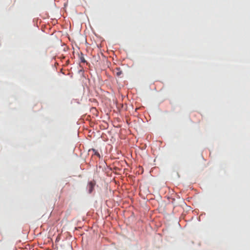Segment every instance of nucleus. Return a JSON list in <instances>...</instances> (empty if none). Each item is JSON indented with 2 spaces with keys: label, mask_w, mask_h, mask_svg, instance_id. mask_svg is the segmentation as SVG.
Masks as SVG:
<instances>
[{
  "label": "nucleus",
  "mask_w": 250,
  "mask_h": 250,
  "mask_svg": "<svg viewBox=\"0 0 250 250\" xmlns=\"http://www.w3.org/2000/svg\"><path fill=\"white\" fill-rule=\"evenodd\" d=\"M95 184H96V182L94 180L90 181L88 183V192L89 193H91L93 191V190L94 189V187Z\"/></svg>",
  "instance_id": "f257e3e1"
},
{
  "label": "nucleus",
  "mask_w": 250,
  "mask_h": 250,
  "mask_svg": "<svg viewBox=\"0 0 250 250\" xmlns=\"http://www.w3.org/2000/svg\"><path fill=\"white\" fill-rule=\"evenodd\" d=\"M79 58L81 62L84 63L86 62L84 56L82 53H81V54L79 55Z\"/></svg>",
  "instance_id": "f03ea898"
},
{
  "label": "nucleus",
  "mask_w": 250,
  "mask_h": 250,
  "mask_svg": "<svg viewBox=\"0 0 250 250\" xmlns=\"http://www.w3.org/2000/svg\"><path fill=\"white\" fill-rule=\"evenodd\" d=\"M91 150H92L94 154L95 155H96L98 157L100 158V153L95 149L92 148V149H91Z\"/></svg>",
  "instance_id": "7ed1b4c3"
},
{
  "label": "nucleus",
  "mask_w": 250,
  "mask_h": 250,
  "mask_svg": "<svg viewBox=\"0 0 250 250\" xmlns=\"http://www.w3.org/2000/svg\"><path fill=\"white\" fill-rule=\"evenodd\" d=\"M117 72H116V75L118 76H120L122 74V71L120 70V69L118 68L117 69Z\"/></svg>",
  "instance_id": "20e7f679"
}]
</instances>
